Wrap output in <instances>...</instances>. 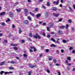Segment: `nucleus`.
<instances>
[{
    "mask_svg": "<svg viewBox=\"0 0 75 75\" xmlns=\"http://www.w3.org/2000/svg\"><path fill=\"white\" fill-rule=\"evenodd\" d=\"M58 34L59 35H62L63 33H62V32L61 31H59L58 32Z\"/></svg>",
    "mask_w": 75,
    "mask_h": 75,
    "instance_id": "10",
    "label": "nucleus"
},
{
    "mask_svg": "<svg viewBox=\"0 0 75 75\" xmlns=\"http://www.w3.org/2000/svg\"><path fill=\"white\" fill-rule=\"evenodd\" d=\"M12 27L13 28H15V26L14 24L12 25Z\"/></svg>",
    "mask_w": 75,
    "mask_h": 75,
    "instance_id": "42",
    "label": "nucleus"
},
{
    "mask_svg": "<svg viewBox=\"0 0 75 75\" xmlns=\"http://www.w3.org/2000/svg\"><path fill=\"white\" fill-rule=\"evenodd\" d=\"M43 35L44 37H45V33L44 32H43Z\"/></svg>",
    "mask_w": 75,
    "mask_h": 75,
    "instance_id": "54",
    "label": "nucleus"
},
{
    "mask_svg": "<svg viewBox=\"0 0 75 75\" xmlns=\"http://www.w3.org/2000/svg\"><path fill=\"white\" fill-rule=\"evenodd\" d=\"M24 11H25V12L28 14V10L27 9H24Z\"/></svg>",
    "mask_w": 75,
    "mask_h": 75,
    "instance_id": "22",
    "label": "nucleus"
},
{
    "mask_svg": "<svg viewBox=\"0 0 75 75\" xmlns=\"http://www.w3.org/2000/svg\"><path fill=\"white\" fill-rule=\"evenodd\" d=\"M2 25L3 26H4V25H5V23H2Z\"/></svg>",
    "mask_w": 75,
    "mask_h": 75,
    "instance_id": "46",
    "label": "nucleus"
},
{
    "mask_svg": "<svg viewBox=\"0 0 75 75\" xmlns=\"http://www.w3.org/2000/svg\"><path fill=\"white\" fill-rule=\"evenodd\" d=\"M21 8H20L19 9H16V10L17 11V12L18 13H20L21 11Z\"/></svg>",
    "mask_w": 75,
    "mask_h": 75,
    "instance_id": "14",
    "label": "nucleus"
},
{
    "mask_svg": "<svg viewBox=\"0 0 75 75\" xmlns=\"http://www.w3.org/2000/svg\"><path fill=\"white\" fill-rule=\"evenodd\" d=\"M58 75H61V73L59 71L58 72Z\"/></svg>",
    "mask_w": 75,
    "mask_h": 75,
    "instance_id": "58",
    "label": "nucleus"
},
{
    "mask_svg": "<svg viewBox=\"0 0 75 75\" xmlns=\"http://www.w3.org/2000/svg\"><path fill=\"white\" fill-rule=\"evenodd\" d=\"M50 33L51 34H55V33H54V32H50Z\"/></svg>",
    "mask_w": 75,
    "mask_h": 75,
    "instance_id": "41",
    "label": "nucleus"
},
{
    "mask_svg": "<svg viewBox=\"0 0 75 75\" xmlns=\"http://www.w3.org/2000/svg\"><path fill=\"white\" fill-rule=\"evenodd\" d=\"M4 42H5L6 43H7V42H8V41H7V40H4Z\"/></svg>",
    "mask_w": 75,
    "mask_h": 75,
    "instance_id": "57",
    "label": "nucleus"
},
{
    "mask_svg": "<svg viewBox=\"0 0 75 75\" xmlns=\"http://www.w3.org/2000/svg\"><path fill=\"white\" fill-rule=\"evenodd\" d=\"M69 50H70V51H71V50H73V47H70L69 48Z\"/></svg>",
    "mask_w": 75,
    "mask_h": 75,
    "instance_id": "31",
    "label": "nucleus"
},
{
    "mask_svg": "<svg viewBox=\"0 0 75 75\" xmlns=\"http://www.w3.org/2000/svg\"><path fill=\"white\" fill-rule=\"evenodd\" d=\"M59 0H58L57 2L55 1H54L53 2V4H54L56 5H58L59 4Z\"/></svg>",
    "mask_w": 75,
    "mask_h": 75,
    "instance_id": "2",
    "label": "nucleus"
},
{
    "mask_svg": "<svg viewBox=\"0 0 75 75\" xmlns=\"http://www.w3.org/2000/svg\"><path fill=\"white\" fill-rule=\"evenodd\" d=\"M48 25L50 26V28H53L54 24L52 23H50L48 24Z\"/></svg>",
    "mask_w": 75,
    "mask_h": 75,
    "instance_id": "1",
    "label": "nucleus"
},
{
    "mask_svg": "<svg viewBox=\"0 0 75 75\" xmlns=\"http://www.w3.org/2000/svg\"><path fill=\"white\" fill-rule=\"evenodd\" d=\"M4 73V71H1L0 72V74L1 75H3V74Z\"/></svg>",
    "mask_w": 75,
    "mask_h": 75,
    "instance_id": "30",
    "label": "nucleus"
},
{
    "mask_svg": "<svg viewBox=\"0 0 75 75\" xmlns=\"http://www.w3.org/2000/svg\"><path fill=\"white\" fill-rule=\"evenodd\" d=\"M45 52H49V49H47L45 50Z\"/></svg>",
    "mask_w": 75,
    "mask_h": 75,
    "instance_id": "36",
    "label": "nucleus"
},
{
    "mask_svg": "<svg viewBox=\"0 0 75 75\" xmlns=\"http://www.w3.org/2000/svg\"><path fill=\"white\" fill-rule=\"evenodd\" d=\"M60 40V39L59 38L57 39V41H56V42L55 43H56L58 44H60V42H59V41Z\"/></svg>",
    "mask_w": 75,
    "mask_h": 75,
    "instance_id": "7",
    "label": "nucleus"
},
{
    "mask_svg": "<svg viewBox=\"0 0 75 75\" xmlns=\"http://www.w3.org/2000/svg\"><path fill=\"white\" fill-rule=\"evenodd\" d=\"M23 23L26 24H29V22H28V21L27 20H25L24 21Z\"/></svg>",
    "mask_w": 75,
    "mask_h": 75,
    "instance_id": "9",
    "label": "nucleus"
},
{
    "mask_svg": "<svg viewBox=\"0 0 75 75\" xmlns=\"http://www.w3.org/2000/svg\"><path fill=\"white\" fill-rule=\"evenodd\" d=\"M13 48L15 50H18V48L16 47H14Z\"/></svg>",
    "mask_w": 75,
    "mask_h": 75,
    "instance_id": "34",
    "label": "nucleus"
},
{
    "mask_svg": "<svg viewBox=\"0 0 75 75\" xmlns=\"http://www.w3.org/2000/svg\"><path fill=\"white\" fill-rule=\"evenodd\" d=\"M28 65L29 67L30 68H34V67H36V66L31 65V64H29Z\"/></svg>",
    "mask_w": 75,
    "mask_h": 75,
    "instance_id": "4",
    "label": "nucleus"
},
{
    "mask_svg": "<svg viewBox=\"0 0 75 75\" xmlns=\"http://www.w3.org/2000/svg\"><path fill=\"white\" fill-rule=\"evenodd\" d=\"M48 58L49 61H51V60H52L53 58H52V57H49Z\"/></svg>",
    "mask_w": 75,
    "mask_h": 75,
    "instance_id": "18",
    "label": "nucleus"
},
{
    "mask_svg": "<svg viewBox=\"0 0 75 75\" xmlns=\"http://www.w3.org/2000/svg\"><path fill=\"white\" fill-rule=\"evenodd\" d=\"M9 16L10 17H13L14 15H13V13L12 12H10L9 13Z\"/></svg>",
    "mask_w": 75,
    "mask_h": 75,
    "instance_id": "8",
    "label": "nucleus"
},
{
    "mask_svg": "<svg viewBox=\"0 0 75 75\" xmlns=\"http://www.w3.org/2000/svg\"><path fill=\"white\" fill-rule=\"evenodd\" d=\"M50 27H47V31H50Z\"/></svg>",
    "mask_w": 75,
    "mask_h": 75,
    "instance_id": "29",
    "label": "nucleus"
},
{
    "mask_svg": "<svg viewBox=\"0 0 75 75\" xmlns=\"http://www.w3.org/2000/svg\"><path fill=\"white\" fill-rule=\"evenodd\" d=\"M5 14H6V13L4 12H3L0 13V16H4Z\"/></svg>",
    "mask_w": 75,
    "mask_h": 75,
    "instance_id": "15",
    "label": "nucleus"
},
{
    "mask_svg": "<svg viewBox=\"0 0 75 75\" xmlns=\"http://www.w3.org/2000/svg\"><path fill=\"white\" fill-rule=\"evenodd\" d=\"M16 58V59H18L19 60L20 59V58H19V57H15Z\"/></svg>",
    "mask_w": 75,
    "mask_h": 75,
    "instance_id": "40",
    "label": "nucleus"
},
{
    "mask_svg": "<svg viewBox=\"0 0 75 75\" xmlns=\"http://www.w3.org/2000/svg\"><path fill=\"white\" fill-rule=\"evenodd\" d=\"M72 53H73V54H75V50H73L72 51Z\"/></svg>",
    "mask_w": 75,
    "mask_h": 75,
    "instance_id": "49",
    "label": "nucleus"
},
{
    "mask_svg": "<svg viewBox=\"0 0 75 75\" xmlns=\"http://www.w3.org/2000/svg\"><path fill=\"white\" fill-rule=\"evenodd\" d=\"M50 35H47V37H48V38H50Z\"/></svg>",
    "mask_w": 75,
    "mask_h": 75,
    "instance_id": "50",
    "label": "nucleus"
},
{
    "mask_svg": "<svg viewBox=\"0 0 75 75\" xmlns=\"http://www.w3.org/2000/svg\"><path fill=\"white\" fill-rule=\"evenodd\" d=\"M47 6H50V3L49 2H47Z\"/></svg>",
    "mask_w": 75,
    "mask_h": 75,
    "instance_id": "25",
    "label": "nucleus"
},
{
    "mask_svg": "<svg viewBox=\"0 0 75 75\" xmlns=\"http://www.w3.org/2000/svg\"><path fill=\"white\" fill-rule=\"evenodd\" d=\"M28 18L30 20V21H31V17L30 16H28Z\"/></svg>",
    "mask_w": 75,
    "mask_h": 75,
    "instance_id": "28",
    "label": "nucleus"
},
{
    "mask_svg": "<svg viewBox=\"0 0 75 75\" xmlns=\"http://www.w3.org/2000/svg\"><path fill=\"white\" fill-rule=\"evenodd\" d=\"M10 63H11V64H14L16 63V62H15L14 61H12L10 62Z\"/></svg>",
    "mask_w": 75,
    "mask_h": 75,
    "instance_id": "20",
    "label": "nucleus"
},
{
    "mask_svg": "<svg viewBox=\"0 0 75 75\" xmlns=\"http://www.w3.org/2000/svg\"><path fill=\"white\" fill-rule=\"evenodd\" d=\"M5 62H6V61H4L3 62H1L0 63V66H1L2 65H4V64H5Z\"/></svg>",
    "mask_w": 75,
    "mask_h": 75,
    "instance_id": "13",
    "label": "nucleus"
},
{
    "mask_svg": "<svg viewBox=\"0 0 75 75\" xmlns=\"http://www.w3.org/2000/svg\"><path fill=\"white\" fill-rule=\"evenodd\" d=\"M47 71L48 73H50V70H49L48 69L47 70Z\"/></svg>",
    "mask_w": 75,
    "mask_h": 75,
    "instance_id": "52",
    "label": "nucleus"
},
{
    "mask_svg": "<svg viewBox=\"0 0 75 75\" xmlns=\"http://www.w3.org/2000/svg\"><path fill=\"white\" fill-rule=\"evenodd\" d=\"M51 40L52 41H53V42H56V41H55V40L54 39V38H51Z\"/></svg>",
    "mask_w": 75,
    "mask_h": 75,
    "instance_id": "19",
    "label": "nucleus"
},
{
    "mask_svg": "<svg viewBox=\"0 0 75 75\" xmlns=\"http://www.w3.org/2000/svg\"><path fill=\"white\" fill-rule=\"evenodd\" d=\"M22 43H24L25 41L24 40H21Z\"/></svg>",
    "mask_w": 75,
    "mask_h": 75,
    "instance_id": "39",
    "label": "nucleus"
},
{
    "mask_svg": "<svg viewBox=\"0 0 75 75\" xmlns=\"http://www.w3.org/2000/svg\"><path fill=\"white\" fill-rule=\"evenodd\" d=\"M9 69H11V70H13V69H14V67H9Z\"/></svg>",
    "mask_w": 75,
    "mask_h": 75,
    "instance_id": "23",
    "label": "nucleus"
},
{
    "mask_svg": "<svg viewBox=\"0 0 75 75\" xmlns=\"http://www.w3.org/2000/svg\"><path fill=\"white\" fill-rule=\"evenodd\" d=\"M59 64H56V66H59Z\"/></svg>",
    "mask_w": 75,
    "mask_h": 75,
    "instance_id": "56",
    "label": "nucleus"
},
{
    "mask_svg": "<svg viewBox=\"0 0 75 75\" xmlns=\"http://www.w3.org/2000/svg\"><path fill=\"white\" fill-rule=\"evenodd\" d=\"M67 59H68L69 61H71V58L70 57H68V58H67Z\"/></svg>",
    "mask_w": 75,
    "mask_h": 75,
    "instance_id": "44",
    "label": "nucleus"
},
{
    "mask_svg": "<svg viewBox=\"0 0 75 75\" xmlns=\"http://www.w3.org/2000/svg\"><path fill=\"white\" fill-rule=\"evenodd\" d=\"M35 11H38V9L37 8H35Z\"/></svg>",
    "mask_w": 75,
    "mask_h": 75,
    "instance_id": "48",
    "label": "nucleus"
},
{
    "mask_svg": "<svg viewBox=\"0 0 75 75\" xmlns=\"http://www.w3.org/2000/svg\"><path fill=\"white\" fill-rule=\"evenodd\" d=\"M31 73L30 72H29L28 73V75H31Z\"/></svg>",
    "mask_w": 75,
    "mask_h": 75,
    "instance_id": "59",
    "label": "nucleus"
},
{
    "mask_svg": "<svg viewBox=\"0 0 75 75\" xmlns=\"http://www.w3.org/2000/svg\"><path fill=\"white\" fill-rule=\"evenodd\" d=\"M60 28H65V26L64 25H62L60 27Z\"/></svg>",
    "mask_w": 75,
    "mask_h": 75,
    "instance_id": "24",
    "label": "nucleus"
},
{
    "mask_svg": "<svg viewBox=\"0 0 75 75\" xmlns=\"http://www.w3.org/2000/svg\"><path fill=\"white\" fill-rule=\"evenodd\" d=\"M53 61L54 62V63H56V62H57V60H56V59H54L53 60Z\"/></svg>",
    "mask_w": 75,
    "mask_h": 75,
    "instance_id": "47",
    "label": "nucleus"
},
{
    "mask_svg": "<svg viewBox=\"0 0 75 75\" xmlns=\"http://www.w3.org/2000/svg\"><path fill=\"white\" fill-rule=\"evenodd\" d=\"M28 39L29 41H32V40L31 39L29 38H28Z\"/></svg>",
    "mask_w": 75,
    "mask_h": 75,
    "instance_id": "38",
    "label": "nucleus"
},
{
    "mask_svg": "<svg viewBox=\"0 0 75 75\" xmlns=\"http://www.w3.org/2000/svg\"><path fill=\"white\" fill-rule=\"evenodd\" d=\"M18 2H16V3H15V6H16V5H17V4H18Z\"/></svg>",
    "mask_w": 75,
    "mask_h": 75,
    "instance_id": "62",
    "label": "nucleus"
},
{
    "mask_svg": "<svg viewBox=\"0 0 75 75\" xmlns=\"http://www.w3.org/2000/svg\"><path fill=\"white\" fill-rule=\"evenodd\" d=\"M73 71L74 72L75 71V68H74L73 69Z\"/></svg>",
    "mask_w": 75,
    "mask_h": 75,
    "instance_id": "63",
    "label": "nucleus"
},
{
    "mask_svg": "<svg viewBox=\"0 0 75 75\" xmlns=\"http://www.w3.org/2000/svg\"><path fill=\"white\" fill-rule=\"evenodd\" d=\"M61 52H62V53H64V50H61Z\"/></svg>",
    "mask_w": 75,
    "mask_h": 75,
    "instance_id": "55",
    "label": "nucleus"
},
{
    "mask_svg": "<svg viewBox=\"0 0 75 75\" xmlns=\"http://www.w3.org/2000/svg\"><path fill=\"white\" fill-rule=\"evenodd\" d=\"M62 42L63 43H66L67 41H66L65 40L63 39L62 40Z\"/></svg>",
    "mask_w": 75,
    "mask_h": 75,
    "instance_id": "32",
    "label": "nucleus"
},
{
    "mask_svg": "<svg viewBox=\"0 0 75 75\" xmlns=\"http://www.w3.org/2000/svg\"><path fill=\"white\" fill-rule=\"evenodd\" d=\"M30 14H31V16H35V15H34V13H32L31 12H30Z\"/></svg>",
    "mask_w": 75,
    "mask_h": 75,
    "instance_id": "27",
    "label": "nucleus"
},
{
    "mask_svg": "<svg viewBox=\"0 0 75 75\" xmlns=\"http://www.w3.org/2000/svg\"><path fill=\"white\" fill-rule=\"evenodd\" d=\"M42 21H40L39 22V24H42Z\"/></svg>",
    "mask_w": 75,
    "mask_h": 75,
    "instance_id": "60",
    "label": "nucleus"
},
{
    "mask_svg": "<svg viewBox=\"0 0 75 75\" xmlns=\"http://www.w3.org/2000/svg\"><path fill=\"white\" fill-rule=\"evenodd\" d=\"M62 18H60V19L59 20L58 22H59L61 21H62Z\"/></svg>",
    "mask_w": 75,
    "mask_h": 75,
    "instance_id": "35",
    "label": "nucleus"
},
{
    "mask_svg": "<svg viewBox=\"0 0 75 75\" xmlns=\"http://www.w3.org/2000/svg\"><path fill=\"white\" fill-rule=\"evenodd\" d=\"M50 46L51 47H56V46L54 44H52L51 45H50Z\"/></svg>",
    "mask_w": 75,
    "mask_h": 75,
    "instance_id": "17",
    "label": "nucleus"
},
{
    "mask_svg": "<svg viewBox=\"0 0 75 75\" xmlns=\"http://www.w3.org/2000/svg\"><path fill=\"white\" fill-rule=\"evenodd\" d=\"M31 49H34V51L35 52H36L37 50H36V48L34 46L30 47Z\"/></svg>",
    "mask_w": 75,
    "mask_h": 75,
    "instance_id": "6",
    "label": "nucleus"
},
{
    "mask_svg": "<svg viewBox=\"0 0 75 75\" xmlns=\"http://www.w3.org/2000/svg\"><path fill=\"white\" fill-rule=\"evenodd\" d=\"M43 25H46V23H43Z\"/></svg>",
    "mask_w": 75,
    "mask_h": 75,
    "instance_id": "61",
    "label": "nucleus"
},
{
    "mask_svg": "<svg viewBox=\"0 0 75 75\" xmlns=\"http://www.w3.org/2000/svg\"><path fill=\"white\" fill-rule=\"evenodd\" d=\"M37 37L39 39H41V37H40V35H38V36Z\"/></svg>",
    "mask_w": 75,
    "mask_h": 75,
    "instance_id": "45",
    "label": "nucleus"
},
{
    "mask_svg": "<svg viewBox=\"0 0 75 75\" xmlns=\"http://www.w3.org/2000/svg\"><path fill=\"white\" fill-rule=\"evenodd\" d=\"M29 37H32L33 36V35L31 34V33H30L29 34Z\"/></svg>",
    "mask_w": 75,
    "mask_h": 75,
    "instance_id": "43",
    "label": "nucleus"
},
{
    "mask_svg": "<svg viewBox=\"0 0 75 75\" xmlns=\"http://www.w3.org/2000/svg\"><path fill=\"white\" fill-rule=\"evenodd\" d=\"M33 37H34V38H36V39H37V38H38L37 36H35V35L33 36Z\"/></svg>",
    "mask_w": 75,
    "mask_h": 75,
    "instance_id": "33",
    "label": "nucleus"
},
{
    "mask_svg": "<svg viewBox=\"0 0 75 75\" xmlns=\"http://www.w3.org/2000/svg\"><path fill=\"white\" fill-rule=\"evenodd\" d=\"M68 22L69 23H72V21H71V20L69 19L68 20Z\"/></svg>",
    "mask_w": 75,
    "mask_h": 75,
    "instance_id": "37",
    "label": "nucleus"
},
{
    "mask_svg": "<svg viewBox=\"0 0 75 75\" xmlns=\"http://www.w3.org/2000/svg\"><path fill=\"white\" fill-rule=\"evenodd\" d=\"M36 18H39V17H40L41 16V14L39 13L38 14H37L36 15Z\"/></svg>",
    "mask_w": 75,
    "mask_h": 75,
    "instance_id": "11",
    "label": "nucleus"
},
{
    "mask_svg": "<svg viewBox=\"0 0 75 75\" xmlns=\"http://www.w3.org/2000/svg\"><path fill=\"white\" fill-rule=\"evenodd\" d=\"M13 74V72L12 71L8 72H5L4 74L7 75V74Z\"/></svg>",
    "mask_w": 75,
    "mask_h": 75,
    "instance_id": "5",
    "label": "nucleus"
},
{
    "mask_svg": "<svg viewBox=\"0 0 75 75\" xmlns=\"http://www.w3.org/2000/svg\"><path fill=\"white\" fill-rule=\"evenodd\" d=\"M73 7L74 9H75V5H74L73 6Z\"/></svg>",
    "mask_w": 75,
    "mask_h": 75,
    "instance_id": "64",
    "label": "nucleus"
},
{
    "mask_svg": "<svg viewBox=\"0 0 75 75\" xmlns=\"http://www.w3.org/2000/svg\"><path fill=\"white\" fill-rule=\"evenodd\" d=\"M23 56L24 57H27V56H28V55L26 54H23Z\"/></svg>",
    "mask_w": 75,
    "mask_h": 75,
    "instance_id": "53",
    "label": "nucleus"
},
{
    "mask_svg": "<svg viewBox=\"0 0 75 75\" xmlns=\"http://www.w3.org/2000/svg\"><path fill=\"white\" fill-rule=\"evenodd\" d=\"M42 8H43L44 9H46V7L44 5H42Z\"/></svg>",
    "mask_w": 75,
    "mask_h": 75,
    "instance_id": "26",
    "label": "nucleus"
},
{
    "mask_svg": "<svg viewBox=\"0 0 75 75\" xmlns=\"http://www.w3.org/2000/svg\"><path fill=\"white\" fill-rule=\"evenodd\" d=\"M69 9L71 11H72V8L71 7H69Z\"/></svg>",
    "mask_w": 75,
    "mask_h": 75,
    "instance_id": "51",
    "label": "nucleus"
},
{
    "mask_svg": "<svg viewBox=\"0 0 75 75\" xmlns=\"http://www.w3.org/2000/svg\"><path fill=\"white\" fill-rule=\"evenodd\" d=\"M53 15L54 17H58L59 16V14L58 13V14H56L55 13H53Z\"/></svg>",
    "mask_w": 75,
    "mask_h": 75,
    "instance_id": "3",
    "label": "nucleus"
},
{
    "mask_svg": "<svg viewBox=\"0 0 75 75\" xmlns=\"http://www.w3.org/2000/svg\"><path fill=\"white\" fill-rule=\"evenodd\" d=\"M22 33V30H21V28H20L19 30V34H21Z\"/></svg>",
    "mask_w": 75,
    "mask_h": 75,
    "instance_id": "21",
    "label": "nucleus"
},
{
    "mask_svg": "<svg viewBox=\"0 0 75 75\" xmlns=\"http://www.w3.org/2000/svg\"><path fill=\"white\" fill-rule=\"evenodd\" d=\"M11 46H13V47H16V46H17V44H11Z\"/></svg>",
    "mask_w": 75,
    "mask_h": 75,
    "instance_id": "16",
    "label": "nucleus"
},
{
    "mask_svg": "<svg viewBox=\"0 0 75 75\" xmlns=\"http://www.w3.org/2000/svg\"><path fill=\"white\" fill-rule=\"evenodd\" d=\"M53 10L54 11H57V10H59V9L56 7H54L53 8Z\"/></svg>",
    "mask_w": 75,
    "mask_h": 75,
    "instance_id": "12",
    "label": "nucleus"
}]
</instances>
